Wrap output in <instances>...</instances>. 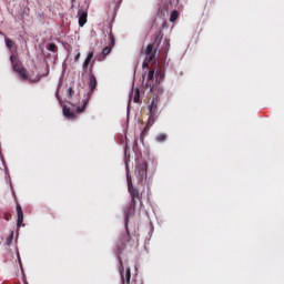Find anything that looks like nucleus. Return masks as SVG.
I'll return each instance as SVG.
<instances>
[{
	"mask_svg": "<svg viewBox=\"0 0 284 284\" xmlns=\"http://www.w3.org/2000/svg\"><path fill=\"white\" fill-rule=\"evenodd\" d=\"M163 79L164 75L161 71L150 69L146 73V77H144L143 83L145 88H150V91L154 92V90L161 85Z\"/></svg>",
	"mask_w": 284,
	"mask_h": 284,
	"instance_id": "nucleus-1",
	"label": "nucleus"
},
{
	"mask_svg": "<svg viewBox=\"0 0 284 284\" xmlns=\"http://www.w3.org/2000/svg\"><path fill=\"white\" fill-rule=\"evenodd\" d=\"M110 52H112V49L110 47H105L103 50H102V54L104 57H108V54H110Z\"/></svg>",
	"mask_w": 284,
	"mask_h": 284,
	"instance_id": "nucleus-17",
	"label": "nucleus"
},
{
	"mask_svg": "<svg viewBox=\"0 0 284 284\" xmlns=\"http://www.w3.org/2000/svg\"><path fill=\"white\" fill-rule=\"evenodd\" d=\"M146 67H148V62H144L143 65H142V68L145 69Z\"/></svg>",
	"mask_w": 284,
	"mask_h": 284,
	"instance_id": "nucleus-21",
	"label": "nucleus"
},
{
	"mask_svg": "<svg viewBox=\"0 0 284 284\" xmlns=\"http://www.w3.org/2000/svg\"><path fill=\"white\" fill-rule=\"evenodd\" d=\"M48 50H50L51 52H54V50H57V44L54 43L49 44Z\"/></svg>",
	"mask_w": 284,
	"mask_h": 284,
	"instance_id": "nucleus-18",
	"label": "nucleus"
},
{
	"mask_svg": "<svg viewBox=\"0 0 284 284\" xmlns=\"http://www.w3.org/2000/svg\"><path fill=\"white\" fill-rule=\"evenodd\" d=\"M135 176L138 181L141 183L148 179V164L142 163L135 169Z\"/></svg>",
	"mask_w": 284,
	"mask_h": 284,
	"instance_id": "nucleus-3",
	"label": "nucleus"
},
{
	"mask_svg": "<svg viewBox=\"0 0 284 284\" xmlns=\"http://www.w3.org/2000/svg\"><path fill=\"white\" fill-rule=\"evenodd\" d=\"M94 51H90L88 54H87V58L84 59L83 61V64H82V68L83 70H88V68H90V65H92V63H94Z\"/></svg>",
	"mask_w": 284,
	"mask_h": 284,
	"instance_id": "nucleus-5",
	"label": "nucleus"
},
{
	"mask_svg": "<svg viewBox=\"0 0 284 284\" xmlns=\"http://www.w3.org/2000/svg\"><path fill=\"white\" fill-rule=\"evenodd\" d=\"M89 87H90L91 91H93L94 88H97V78H94V75L90 77Z\"/></svg>",
	"mask_w": 284,
	"mask_h": 284,
	"instance_id": "nucleus-11",
	"label": "nucleus"
},
{
	"mask_svg": "<svg viewBox=\"0 0 284 284\" xmlns=\"http://www.w3.org/2000/svg\"><path fill=\"white\" fill-rule=\"evenodd\" d=\"M165 139H168V135H165V133H160L155 136V141L158 143H163L165 141Z\"/></svg>",
	"mask_w": 284,
	"mask_h": 284,
	"instance_id": "nucleus-12",
	"label": "nucleus"
},
{
	"mask_svg": "<svg viewBox=\"0 0 284 284\" xmlns=\"http://www.w3.org/2000/svg\"><path fill=\"white\" fill-rule=\"evenodd\" d=\"M78 18L80 28H83L88 23V12L85 10H79Z\"/></svg>",
	"mask_w": 284,
	"mask_h": 284,
	"instance_id": "nucleus-7",
	"label": "nucleus"
},
{
	"mask_svg": "<svg viewBox=\"0 0 284 284\" xmlns=\"http://www.w3.org/2000/svg\"><path fill=\"white\" fill-rule=\"evenodd\" d=\"M72 92H73V91H72V88H70V89H69V94H70V97H72Z\"/></svg>",
	"mask_w": 284,
	"mask_h": 284,
	"instance_id": "nucleus-20",
	"label": "nucleus"
},
{
	"mask_svg": "<svg viewBox=\"0 0 284 284\" xmlns=\"http://www.w3.org/2000/svg\"><path fill=\"white\" fill-rule=\"evenodd\" d=\"M85 105H88V101L87 100L83 101V106L82 108H80V106L77 108V112L79 114H81V112H83V110H85Z\"/></svg>",
	"mask_w": 284,
	"mask_h": 284,
	"instance_id": "nucleus-16",
	"label": "nucleus"
},
{
	"mask_svg": "<svg viewBox=\"0 0 284 284\" xmlns=\"http://www.w3.org/2000/svg\"><path fill=\"white\" fill-rule=\"evenodd\" d=\"M6 45L9 48V50H12V48H14V42H12L10 39H6Z\"/></svg>",
	"mask_w": 284,
	"mask_h": 284,
	"instance_id": "nucleus-14",
	"label": "nucleus"
},
{
	"mask_svg": "<svg viewBox=\"0 0 284 284\" xmlns=\"http://www.w3.org/2000/svg\"><path fill=\"white\" fill-rule=\"evenodd\" d=\"M13 234H14V233H11V239H12Z\"/></svg>",
	"mask_w": 284,
	"mask_h": 284,
	"instance_id": "nucleus-24",
	"label": "nucleus"
},
{
	"mask_svg": "<svg viewBox=\"0 0 284 284\" xmlns=\"http://www.w3.org/2000/svg\"><path fill=\"white\" fill-rule=\"evenodd\" d=\"M144 54L146 57V63H150V61L154 59V55L156 54V52L153 50L152 44L146 45L144 50Z\"/></svg>",
	"mask_w": 284,
	"mask_h": 284,
	"instance_id": "nucleus-8",
	"label": "nucleus"
},
{
	"mask_svg": "<svg viewBox=\"0 0 284 284\" xmlns=\"http://www.w3.org/2000/svg\"><path fill=\"white\" fill-rule=\"evenodd\" d=\"M63 116H65V119L72 120V119H77V114H74V111L72 110V108L64 105L63 106Z\"/></svg>",
	"mask_w": 284,
	"mask_h": 284,
	"instance_id": "nucleus-9",
	"label": "nucleus"
},
{
	"mask_svg": "<svg viewBox=\"0 0 284 284\" xmlns=\"http://www.w3.org/2000/svg\"><path fill=\"white\" fill-rule=\"evenodd\" d=\"M176 19H179V11L174 10V11H172V13L170 16L171 23H174V21H176Z\"/></svg>",
	"mask_w": 284,
	"mask_h": 284,
	"instance_id": "nucleus-13",
	"label": "nucleus"
},
{
	"mask_svg": "<svg viewBox=\"0 0 284 284\" xmlns=\"http://www.w3.org/2000/svg\"><path fill=\"white\" fill-rule=\"evenodd\" d=\"M139 97H140V91H139V89H135L134 98H133L134 103H139Z\"/></svg>",
	"mask_w": 284,
	"mask_h": 284,
	"instance_id": "nucleus-15",
	"label": "nucleus"
},
{
	"mask_svg": "<svg viewBox=\"0 0 284 284\" xmlns=\"http://www.w3.org/2000/svg\"><path fill=\"white\" fill-rule=\"evenodd\" d=\"M120 274H121L122 283L130 284V276H131L130 267L123 268V266H121Z\"/></svg>",
	"mask_w": 284,
	"mask_h": 284,
	"instance_id": "nucleus-4",
	"label": "nucleus"
},
{
	"mask_svg": "<svg viewBox=\"0 0 284 284\" xmlns=\"http://www.w3.org/2000/svg\"><path fill=\"white\" fill-rule=\"evenodd\" d=\"M126 181L129 185V192L130 194H132L133 199L139 196V192L134 191V189L132 187V178H130V174L128 173H126Z\"/></svg>",
	"mask_w": 284,
	"mask_h": 284,
	"instance_id": "nucleus-10",
	"label": "nucleus"
},
{
	"mask_svg": "<svg viewBox=\"0 0 284 284\" xmlns=\"http://www.w3.org/2000/svg\"><path fill=\"white\" fill-rule=\"evenodd\" d=\"M63 103L61 100H60V104Z\"/></svg>",
	"mask_w": 284,
	"mask_h": 284,
	"instance_id": "nucleus-25",
	"label": "nucleus"
},
{
	"mask_svg": "<svg viewBox=\"0 0 284 284\" xmlns=\"http://www.w3.org/2000/svg\"><path fill=\"white\" fill-rule=\"evenodd\" d=\"M125 223L128 224V215H125Z\"/></svg>",
	"mask_w": 284,
	"mask_h": 284,
	"instance_id": "nucleus-23",
	"label": "nucleus"
},
{
	"mask_svg": "<svg viewBox=\"0 0 284 284\" xmlns=\"http://www.w3.org/2000/svg\"><path fill=\"white\" fill-rule=\"evenodd\" d=\"M17 227H26V224H23V210L21 209V205H17Z\"/></svg>",
	"mask_w": 284,
	"mask_h": 284,
	"instance_id": "nucleus-6",
	"label": "nucleus"
},
{
	"mask_svg": "<svg viewBox=\"0 0 284 284\" xmlns=\"http://www.w3.org/2000/svg\"><path fill=\"white\" fill-rule=\"evenodd\" d=\"M10 61L13 65V70L18 72L20 79H28V72L26 71V69H23V67H21L19 61H17V55L12 54L10 57Z\"/></svg>",
	"mask_w": 284,
	"mask_h": 284,
	"instance_id": "nucleus-2",
	"label": "nucleus"
},
{
	"mask_svg": "<svg viewBox=\"0 0 284 284\" xmlns=\"http://www.w3.org/2000/svg\"><path fill=\"white\" fill-rule=\"evenodd\" d=\"M55 97H57V99L60 101V99H59V92L55 93Z\"/></svg>",
	"mask_w": 284,
	"mask_h": 284,
	"instance_id": "nucleus-22",
	"label": "nucleus"
},
{
	"mask_svg": "<svg viewBox=\"0 0 284 284\" xmlns=\"http://www.w3.org/2000/svg\"><path fill=\"white\" fill-rule=\"evenodd\" d=\"M80 59H81V52L78 51V53H77L75 57H74V61H75V62H79Z\"/></svg>",
	"mask_w": 284,
	"mask_h": 284,
	"instance_id": "nucleus-19",
	"label": "nucleus"
}]
</instances>
